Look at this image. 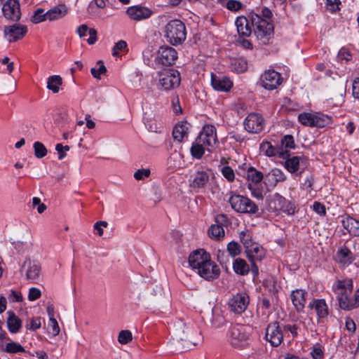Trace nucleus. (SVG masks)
Listing matches in <instances>:
<instances>
[{
  "mask_svg": "<svg viewBox=\"0 0 359 359\" xmlns=\"http://www.w3.org/2000/svg\"><path fill=\"white\" fill-rule=\"evenodd\" d=\"M189 263L201 277L206 280H213L219 276V268L211 261L210 254L203 250L193 252L189 255Z\"/></svg>",
  "mask_w": 359,
  "mask_h": 359,
  "instance_id": "1",
  "label": "nucleus"
},
{
  "mask_svg": "<svg viewBox=\"0 0 359 359\" xmlns=\"http://www.w3.org/2000/svg\"><path fill=\"white\" fill-rule=\"evenodd\" d=\"M200 332L198 329L188 326L185 323L179 320L175 323L172 327V339L182 343L183 348H190L199 342Z\"/></svg>",
  "mask_w": 359,
  "mask_h": 359,
  "instance_id": "2",
  "label": "nucleus"
},
{
  "mask_svg": "<svg viewBox=\"0 0 359 359\" xmlns=\"http://www.w3.org/2000/svg\"><path fill=\"white\" fill-rule=\"evenodd\" d=\"M164 36L173 46L182 44L187 38L185 25L180 20L169 21L164 27Z\"/></svg>",
  "mask_w": 359,
  "mask_h": 359,
  "instance_id": "3",
  "label": "nucleus"
},
{
  "mask_svg": "<svg viewBox=\"0 0 359 359\" xmlns=\"http://www.w3.org/2000/svg\"><path fill=\"white\" fill-rule=\"evenodd\" d=\"M252 24L255 27V33L262 44H267L273 34V25L255 12L250 13Z\"/></svg>",
  "mask_w": 359,
  "mask_h": 359,
  "instance_id": "4",
  "label": "nucleus"
},
{
  "mask_svg": "<svg viewBox=\"0 0 359 359\" xmlns=\"http://www.w3.org/2000/svg\"><path fill=\"white\" fill-rule=\"evenodd\" d=\"M229 203L231 208L241 213H256L258 206L250 199L241 195H233L229 198Z\"/></svg>",
  "mask_w": 359,
  "mask_h": 359,
  "instance_id": "5",
  "label": "nucleus"
},
{
  "mask_svg": "<svg viewBox=\"0 0 359 359\" xmlns=\"http://www.w3.org/2000/svg\"><path fill=\"white\" fill-rule=\"evenodd\" d=\"M180 81V74L177 70L170 69L159 74V85L165 90L178 87Z\"/></svg>",
  "mask_w": 359,
  "mask_h": 359,
  "instance_id": "6",
  "label": "nucleus"
},
{
  "mask_svg": "<svg viewBox=\"0 0 359 359\" xmlns=\"http://www.w3.org/2000/svg\"><path fill=\"white\" fill-rule=\"evenodd\" d=\"M197 140L207 147L208 151L218 146L216 128L212 125H205L200 133Z\"/></svg>",
  "mask_w": 359,
  "mask_h": 359,
  "instance_id": "7",
  "label": "nucleus"
},
{
  "mask_svg": "<svg viewBox=\"0 0 359 359\" xmlns=\"http://www.w3.org/2000/svg\"><path fill=\"white\" fill-rule=\"evenodd\" d=\"M247 257L251 263V272L255 277L259 273V268L256 264L257 262H260L265 257L264 249L258 243L252 245L245 250Z\"/></svg>",
  "mask_w": 359,
  "mask_h": 359,
  "instance_id": "8",
  "label": "nucleus"
},
{
  "mask_svg": "<svg viewBox=\"0 0 359 359\" xmlns=\"http://www.w3.org/2000/svg\"><path fill=\"white\" fill-rule=\"evenodd\" d=\"M41 269V266L36 261L27 257L21 266L20 273L26 280L34 281L39 278Z\"/></svg>",
  "mask_w": 359,
  "mask_h": 359,
  "instance_id": "9",
  "label": "nucleus"
},
{
  "mask_svg": "<svg viewBox=\"0 0 359 359\" xmlns=\"http://www.w3.org/2000/svg\"><path fill=\"white\" fill-rule=\"evenodd\" d=\"M298 121L305 126L323 128L329 123V118L324 115L304 112L299 114Z\"/></svg>",
  "mask_w": 359,
  "mask_h": 359,
  "instance_id": "10",
  "label": "nucleus"
},
{
  "mask_svg": "<svg viewBox=\"0 0 359 359\" xmlns=\"http://www.w3.org/2000/svg\"><path fill=\"white\" fill-rule=\"evenodd\" d=\"M266 339L272 346H278L283 340V327L277 321L268 325L266 329Z\"/></svg>",
  "mask_w": 359,
  "mask_h": 359,
  "instance_id": "11",
  "label": "nucleus"
},
{
  "mask_svg": "<svg viewBox=\"0 0 359 359\" xmlns=\"http://www.w3.org/2000/svg\"><path fill=\"white\" fill-rule=\"evenodd\" d=\"M248 337L249 335L245 331L244 326L235 325L231 327L229 330V339L232 346L235 347L244 346L247 343Z\"/></svg>",
  "mask_w": 359,
  "mask_h": 359,
  "instance_id": "12",
  "label": "nucleus"
},
{
  "mask_svg": "<svg viewBox=\"0 0 359 359\" xmlns=\"http://www.w3.org/2000/svg\"><path fill=\"white\" fill-rule=\"evenodd\" d=\"M249 302V297L247 294L238 293L229 299L228 306L231 312L241 314L245 311Z\"/></svg>",
  "mask_w": 359,
  "mask_h": 359,
  "instance_id": "13",
  "label": "nucleus"
},
{
  "mask_svg": "<svg viewBox=\"0 0 359 359\" xmlns=\"http://www.w3.org/2000/svg\"><path fill=\"white\" fill-rule=\"evenodd\" d=\"M27 32V26L20 23L5 26L4 28V36L9 42H15L20 40L25 36Z\"/></svg>",
  "mask_w": 359,
  "mask_h": 359,
  "instance_id": "14",
  "label": "nucleus"
},
{
  "mask_svg": "<svg viewBox=\"0 0 359 359\" xmlns=\"http://www.w3.org/2000/svg\"><path fill=\"white\" fill-rule=\"evenodd\" d=\"M4 17L11 21L18 22L21 18L20 4L17 0H7L2 6Z\"/></svg>",
  "mask_w": 359,
  "mask_h": 359,
  "instance_id": "15",
  "label": "nucleus"
},
{
  "mask_svg": "<svg viewBox=\"0 0 359 359\" xmlns=\"http://www.w3.org/2000/svg\"><path fill=\"white\" fill-rule=\"evenodd\" d=\"M282 82L280 74L274 70L264 72L260 78V83L262 87L267 90L276 88Z\"/></svg>",
  "mask_w": 359,
  "mask_h": 359,
  "instance_id": "16",
  "label": "nucleus"
},
{
  "mask_svg": "<svg viewBox=\"0 0 359 359\" xmlns=\"http://www.w3.org/2000/svg\"><path fill=\"white\" fill-rule=\"evenodd\" d=\"M245 129L251 133H259L264 128V118L257 113H250L244 120Z\"/></svg>",
  "mask_w": 359,
  "mask_h": 359,
  "instance_id": "17",
  "label": "nucleus"
},
{
  "mask_svg": "<svg viewBox=\"0 0 359 359\" xmlns=\"http://www.w3.org/2000/svg\"><path fill=\"white\" fill-rule=\"evenodd\" d=\"M177 59V53L172 47L161 46L158 51L157 61L163 65H172Z\"/></svg>",
  "mask_w": 359,
  "mask_h": 359,
  "instance_id": "18",
  "label": "nucleus"
},
{
  "mask_svg": "<svg viewBox=\"0 0 359 359\" xmlns=\"http://www.w3.org/2000/svg\"><path fill=\"white\" fill-rule=\"evenodd\" d=\"M289 156V154L287 156H285V168L291 173H294L301 170L299 172L301 174L306 166L307 158L304 156H292L290 158Z\"/></svg>",
  "mask_w": 359,
  "mask_h": 359,
  "instance_id": "19",
  "label": "nucleus"
},
{
  "mask_svg": "<svg viewBox=\"0 0 359 359\" xmlns=\"http://www.w3.org/2000/svg\"><path fill=\"white\" fill-rule=\"evenodd\" d=\"M212 175L211 170H198L195 173L190 187L193 189L205 188Z\"/></svg>",
  "mask_w": 359,
  "mask_h": 359,
  "instance_id": "20",
  "label": "nucleus"
},
{
  "mask_svg": "<svg viewBox=\"0 0 359 359\" xmlns=\"http://www.w3.org/2000/svg\"><path fill=\"white\" fill-rule=\"evenodd\" d=\"M126 13L131 20L135 21L147 19L152 14V11L150 9L141 6L129 7L127 9Z\"/></svg>",
  "mask_w": 359,
  "mask_h": 359,
  "instance_id": "21",
  "label": "nucleus"
},
{
  "mask_svg": "<svg viewBox=\"0 0 359 359\" xmlns=\"http://www.w3.org/2000/svg\"><path fill=\"white\" fill-rule=\"evenodd\" d=\"M211 84L214 89L219 91H229L233 86V82L227 77L217 76L212 74Z\"/></svg>",
  "mask_w": 359,
  "mask_h": 359,
  "instance_id": "22",
  "label": "nucleus"
},
{
  "mask_svg": "<svg viewBox=\"0 0 359 359\" xmlns=\"http://www.w3.org/2000/svg\"><path fill=\"white\" fill-rule=\"evenodd\" d=\"M309 307L311 309H314L318 318L319 319L324 318L327 316L328 312V306L325 301L323 299H313L309 304Z\"/></svg>",
  "mask_w": 359,
  "mask_h": 359,
  "instance_id": "23",
  "label": "nucleus"
},
{
  "mask_svg": "<svg viewBox=\"0 0 359 359\" xmlns=\"http://www.w3.org/2000/svg\"><path fill=\"white\" fill-rule=\"evenodd\" d=\"M307 292L303 290H296L291 294V299L297 311H302L305 306Z\"/></svg>",
  "mask_w": 359,
  "mask_h": 359,
  "instance_id": "24",
  "label": "nucleus"
},
{
  "mask_svg": "<svg viewBox=\"0 0 359 359\" xmlns=\"http://www.w3.org/2000/svg\"><path fill=\"white\" fill-rule=\"evenodd\" d=\"M235 24L239 36L245 37L250 36L252 29L247 18L243 15L238 17Z\"/></svg>",
  "mask_w": 359,
  "mask_h": 359,
  "instance_id": "25",
  "label": "nucleus"
},
{
  "mask_svg": "<svg viewBox=\"0 0 359 359\" xmlns=\"http://www.w3.org/2000/svg\"><path fill=\"white\" fill-rule=\"evenodd\" d=\"M335 260L345 266L351 264L354 260V257L351 250L344 246L340 248L337 252Z\"/></svg>",
  "mask_w": 359,
  "mask_h": 359,
  "instance_id": "26",
  "label": "nucleus"
},
{
  "mask_svg": "<svg viewBox=\"0 0 359 359\" xmlns=\"http://www.w3.org/2000/svg\"><path fill=\"white\" fill-rule=\"evenodd\" d=\"M260 148L262 151L264 152V154L268 156H278L280 158H285V156H288V152L287 150L283 151L278 148L274 147L269 142L262 143Z\"/></svg>",
  "mask_w": 359,
  "mask_h": 359,
  "instance_id": "27",
  "label": "nucleus"
},
{
  "mask_svg": "<svg viewBox=\"0 0 359 359\" xmlns=\"http://www.w3.org/2000/svg\"><path fill=\"white\" fill-rule=\"evenodd\" d=\"M67 13L68 10L65 5H59L46 11V18L49 21H54L62 18Z\"/></svg>",
  "mask_w": 359,
  "mask_h": 359,
  "instance_id": "28",
  "label": "nucleus"
},
{
  "mask_svg": "<svg viewBox=\"0 0 359 359\" xmlns=\"http://www.w3.org/2000/svg\"><path fill=\"white\" fill-rule=\"evenodd\" d=\"M187 121H181L177 123L172 130V137L175 140L181 142L184 137L187 135L188 127Z\"/></svg>",
  "mask_w": 359,
  "mask_h": 359,
  "instance_id": "29",
  "label": "nucleus"
},
{
  "mask_svg": "<svg viewBox=\"0 0 359 359\" xmlns=\"http://www.w3.org/2000/svg\"><path fill=\"white\" fill-rule=\"evenodd\" d=\"M342 225L351 234L359 236V221L348 217L342 220Z\"/></svg>",
  "mask_w": 359,
  "mask_h": 359,
  "instance_id": "30",
  "label": "nucleus"
},
{
  "mask_svg": "<svg viewBox=\"0 0 359 359\" xmlns=\"http://www.w3.org/2000/svg\"><path fill=\"white\" fill-rule=\"evenodd\" d=\"M247 176L249 181L248 187L250 189H252V184H256L260 182L263 179V174L253 167L248 168Z\"/></svg>",
  "mask_w": 359,
  "mask_h": 359,
  "instance_id": "31",
  "label": "nucleus"
},
{
  "mask_svg": "<svg viewBox=\"0 0 359 359\" xmlns=\"http://www.w3.org/2000/svg\"><path fill=\"white\" fill-rule=\"evenodd\" d=\"M233 269L236 273L241 276H245L250 271V266L245 260L241 258L235 259L233 264Z\"/></svg>",
  "mask_w": 359,
  "mask_h": 359,
  "instance_id": "32",
  "label": "nucleus"
},
{
  "mask_svg": "<svg viewBox=\"0 0 359 359\" xmlns=\"http://www.w3.org/2000/svg\"><path fill=\"white\" fill-rule=\"evenodd\" d=\"M285 203V198L276 194L269 202V209L272 212H280Z\"/></svg>",
  "mask_w": 359,
  "mask_h": 359,
  "instance_id": "33",
  "label": "nucleus"
},
{
  "mask_svg": "<svg viewBox=\"0 0 359 359\" xmlns=\"http://www.w3.org/2000/svg\"><path fill=\"white\" fill-rule=\"evenodd\" d=\"M62 84V79L59 75L50 76L47 79V88L53 93L60 91V86Z\"/></svg>",
  "mask_w": 359,
  "mask_h": 359,
  "instance_id": "34",
  "label": "nucleus"
},
{
  "mask_svg": "<svg viewBox=\"0 0 359 359\" xmlns=\"http://www.w3.org/2000/svg\"><path fill=\"white\" fill-rule=\"evenodd\" d=\"M226 320L220 307L215 306L212 309V324L216 327H220L224 325Z\"/></svg>",
  "mask_w": 359,
  "mask_h": 359,
  "instance_id": "35",
  "label": "nucleus"
},
{
  "mask_svg": "<svg viewBox=\"0 0 359 359\" xmlns=\"http://www.w3.org/2000/svg\"><path fill=\"white\" fill-rule=\"evenodd\" d=\"M8 330L12 333H16L22 326V321L13 313H10L7 319Z\"/></svg>",
  "mask_w": 359,
  "mask_h": 359,
  "instance_id": "36",
  "label": "nucleus"
},
{
  "mask_svg": "<svg viewBox=\"0 0 359 359\" xmlns=\"http://www.w3.org/2000/svg\"><path fill=\"white\" fill-rule=\"evenodd\" d=\"M339 306L344 310H352L355 309L354 302L348 297V294L339 292L338 296Z\"/></svg>",
  "mask_w": 359,
  "mask_h": 359,
  "instance_id": "37",
  "label": "nucleus"
},
{
  "mask_svg": "<svg viewBox=\"0 0 359 359\" xmlns=\"http://www.w3.org/2000/svg\"><path fill=\"white\" fill-rule=\"evenodd\" d=\"M208 232L209 236L215 240H220L223 238L225 235L223 226L217 224H212Z\"/></svg>",
  "mask_w": 359,
  "mask_h": 359,
  "instance_id": "38",
  "label": "nucleus"
},
{
  "mask_svg": "<svg viewBox=\"0 0 359 359\" xmlns=\"http://www.w3.org/2000/svg\"><path fill=\"white\" fill-rule=\"evenodd\" d=\"M205 146L202 142H199L196 139L191 147V154L193 157L199 159L204 154Z\"/></svg>",
  "mask_w": 359,
  "mask_h": 359,
  "instance_id": "39",
  "label": "nucleus"
},
{
  "mask_svg": "<svg viewBox=\"0 0 359 359\" xmlns=\"http://www.w3.org/2000/svg\"><path fill=\"white\" fill-rule=\"evenodd\" d=\"M239 238L245 250L256 243L253 242L252 233L248 230L241 231L239 233Z\"/></svg>",
  "mask_w": 359,
  "mask_h": 359,
  "instance_id": "40",
  "label": "nucleus"
},
{
  "mask_svg": "<svg viewBox=\"0 0 359 359\" xmlns=\"http://www.w3.org/2000/svg\"><path fill=\"white\" fill-rule=\"evenodd\" d=\"M47 20L48 18H46V12H44V9L41 8H39L35 10L30 19L31 22L34 24H38Z\"/></svg>",
  "mask_w": 359,
  "mask_h": 359,
  "instance_id": "41",
  "label": "nucleus"
},
{
  "mask_svg": "<svg viewBox=\"0 0 359 359\" xmlns=\"http://www.w3.org/2000/svg\"><path fill=\"white\" fill-rule=\"evenodd\" d=\"M337 288L341 290L340 292L347 294V292H349L351 293L353 290V281L351 279L339 280Z\"/></svg>",
  "mask_w": 359,
  "mask_h": 359,
  "instance_id": "42",
  "label": "nucleus"
},
{
  "mask_svg": "<svg viewBox=\"0 0 359 359\" xmlns=\"http://www.w3.org/2000/svg\"><path fill=\"white\" fill-rule=\"evenodd\" d=\"M34 155L38 158H42L47 154L46 147L40 142H35L33 145Z\"/></svg>",
  "mask_w": 359,
  "mask_h": 359,
  "instance_id": "43",
  "label": "nucleus"
},
{
  "mask_svg": "<svg viewBox=\"0 0 359 359\" xmlns=\"http://www.w3.org/2000/svg\"><path fill=\"white\" fill-rule=\"evenodd\" d=\"M226 248L227 252L232 257L239 255L241 252V248L240 245L235 241L229 243Z\"/></svg>",
  "mask_w": 359,
  "mask_h": 359,
  "instance_id": "44",
  "label": "nucleus"
},
{
  "mask_svg": "<svg viewBox=\"0 0 359 359\" xmlns=\"http://www.w3.org/2000/svg\"><path fill=\"white\" fill-rule=\"evenodd\" d=\"M133 340V334L129 330H121L118 336V341L121 344H127Z\"/></svg>",
  "mask_w": 359,
  "mask_h": 359,
  "instance_id": "45",
  "label": "nucleus"
},
{
  "mask_svg": "<svg viewBox=\"0 0 359 359\" xmlns=\"http://www.w3.org/2000/svg\"><path fill=\"white\" fill-rule=\"evenodd\" d=\"M231 65L234 67V69L238 73L244 72L248 69L247 62L243 59L234 60Z\"/></svg>",
  "mask_w": 359,
  "mask_h": 359,
  "instance_id": "46",
  "label": "nucleus"
},
{
  "mask_svg": "<svg viewBox=\"0 0 359 359\" xmlns=\"http://www.w3.org/2000/svg\"><path fill=\"white\" fill-rule=\"evenodd\" d=\"M48 330V332L54 336H56L60 333V329L55 318L49 319Z\"/></svg>",
  "mask_w": 359,
  "mask_h": 359,
  "instance_id": "47",
  "label": "nucleus"
},
{
  "mask_svg": "<svg viewBox=\"0 0 359 359\" xmlns=\"http://www.w3.org/2000/svg\"><path fill=\"white\" fill-rule=\"evenodd\" d=\"M270 175L273 177L276 182H283L286 180V176L283 172L278 169L274 168L271 171Z\"/></svg>",
  "mask_w": 359,
  "mask_h": 359,
  "instance_id": "48",
  "label": "nucleus"
},
{
  "mask_svg": "<svg viewBox=\"0 0 359 359\" xmlns=\"http://www.w3.org/2000/svg\"><path fill=\"white\" fill-rule=\"evenodd\" d=\"M281 144L286 149L294 148V141L293 136L290 135H285L281 140Z\"/></svg>",
  "mask_w": 359,
  "mask_h": 359,
  "instance_id": "49",
  "label": "nucleus"
},
{
  "mask_svg": "<svg viewBox=\"0 0 359 359\" xmlns=\"http://www.w3.org/2000/svg\"><path fill=\"white\" fill-rule=\"evenodd\" d=\"M97 64L100 65L98 69L92 68L90 70L92 75L96 79H99L101 74H103L107 72V69L102 61H98Z\"/></svg>",
  "mask_w": 359,
  "mask_h": 359,
  "instance_id": "50",
  "label": "nucleus"
},
{
  "mask_svg": "<svg viewBox=\"0 0 359 359\" xmlns=\"http://www.w3.org/2000/svg\"><path fill=\"white\" fill-rule=\"evenodd\" d=\"M256 13L259 14L261 18L264 20H266V21L271 20L273 17L271 11L267 7H263L260 10L257 9V12Z\"/></svg>",
  "mask_w": 359,
  "mask_h": 359,
  "instance_id": "51",
  "label": "nucleus"
},
{
  "mask_svg": "<svg viewBox=\"0 0 359 359\" xmlns=\"http://www.w3.org/2000/svg\"><path fill=\"white\" fill-rule=\"evenodd\" d=\"M280 211L286 213L288 215H292L295 212V206L292 203L285 199V203L283 205V209H281Z\"/></svg>",
  "mask_w": 359,
  "mask_h": 359,
  "instance_id": "52",
  "label": "nucleus"
},
{
  "mask_svg": "<svg viewBox=\"0 0 359 359\" xmlns=\"http://www.w3.org/2000/svg\"><path fill=\"white\" fill-rule=\"evenodd\" d=\"M222 173L224 177L229 182L233 181L235 175L233 169L229 166H224L222 169Z\"/></svg>",
  "mask_w": 359,
  "mask_h": 359,
  "instance_id": "53",
  "label": "nucleus"
},
{
  "mask_svg": "<svg viewBox=\"0 0 359 359\" xmlns=\"http://www.w3.org/2000/svg\"><path fill=\"white\" fill-rule=\"evenodd\" d=\"M41 318H34L30 320L29 323H27L26 327L31 330H36L41 327Z\"/></svg>",
  "mask_w": 359,
  "mask_h": 359,
  "instance_id": "54",
  "label": "nucleus"
},
{
  "mask_svg": "<svg viewBox=\"0 0 359 359\" xmlns=\"http://www.w3.org/2000/svg\"><path fill=\"white\" fill-rule=\"evenodd\" d=\"M226 8L231 11H238L242 7V4L236 0H229L226 4Z\"/></svg>",
  "mask_w": 359,
  "mask_h": 359,
  "instance_id": "55",
  "label": "nucleus"
},
{
  "mask_svg": "<svg viewBox=\"0 0 359 359\" xmlns=\"http://www.w3.org/2000/svg\"><path fill=\"white\" fill-rule=\"evenodd\" d=\"M340 0H327V8L331 12L334 13L339 10Z\"/></svg>",
  "mask_w": 359,
  "mask_h": 359,
  "instance_id": "56",
  "label": "nucleus"
},
{
  "mask_svg": "<svg viewBox=\"0 0 359 359\" xmlns=\"http://www.w3.org/2000/svg\"><path fill=\"white\" fill-rule=\"evenodd\" d=\"M41 295V292L39 288L32 287L29 290L28 299L29 301H35L38 299Z\"/></svg>",
  "mask_w": 359,
  "mask_h": 359,
  "instance_id": "57",
  "label": "nucleus"
},
{
  "mask_svg": "<svg viewBox=\"0 0 359 359\" xmlns=\"http://www.w3.org/2000/svg\"><path fill=\"white\" fill-rule=\"evenodd\" d=\"M150 175V170L149 169H140L134 173V177L137 180H142L144 177H148Z\"/></svg>",
  "mask_w": 359,
  "mask_h": 359,
  "instance_id": "58",
  "label": "nucleus"
},
{
  "mask_svg": "<svg viewBox=\"0 0 359 359\" xmlns=\"http://www.w3.org/2000/svg\"><path fill=\"white\" fill-rule=\"evenodd\" d=\"M32 205L34 207L37 206V211L39 214L43 213L46 210V205L41 203V199L38 197L33 198Z\"/></svg>",
  "mask_w": 359,
  "mask_h": 359,
  "instance_id": "59",
  "label": "nucleus"
},
{
  "mask_svg": "<svg viewBox=\"0 0 359 359\" xmlns=\"http://www.w3.org/2000/svg\"><path fill=\"white\" fill-rule=\"evenodd\" d=\"M126 47H127L126 42L123 40H120L115 44V46L113 48V53H112L113 55L118 56V51L126 49Z\"/></svg>",
  "mask_w": 359,
  "mask_h": 359,
  "instance_id": "60",
  "label": "nucleus"
},
{
  "mask_svg": "<svg viewBox=\"0 0 359 359\" xmlns=\"http://www.w3.org/2000/svg\"><path fill=\"white\" fill-rule=\"evenodd\" d=\"M8 299L11 302H20L22 301V296L20 292L11 290Z\"/></svg>",
  "mask_w": 359,
  "mask_h": 359,
  "instance_id": "61",
  "label": "nucleus"
},
{
  "mask_svg": "<svg viewBox=\"0 0 359 359\" xmlns=\"http://www.w3.org/2000/svg\"><path fill=\"white\" fill-rule=\"evenodd\" d=\"M311 354L313 359H323L324 356L323 351L319 346H315Z\"/></svg>",
  "mask_w": 359,
  "mask_h": 359,
  "instance_id": "62",
  "label": "nucleus"
},
{
  "mask_svg": "<svg viewBox=\"0 0 359 359\" xmlns=\"http://www.w3.org/2000/svg\"><path fill=\"white\" fill-rule=\"evenodd\" d=\"M313 208V210L320 215H325L326 213L325 207L319 202H314Z\"/></svg>",
  "mask_w": 359,
  "mask_h": 359,
  "instance_id": "63",
  "label": "nucleus"
},
{
  "mask_svg": "<svg viewBox=\"0 0 359 359\" xmlns=\"http://www.w3.org/2000/svg\"><path fill=\"white\" fill-rule=\"evenodd\" d=\"M352 94L355 99H359V77L353 80L352 86Z\"/></svg>",
  "mask_w": 359,
  "mask_h": 359,
  "instance_id": "64",
  "label": "nucleus"
}]
</instances>
